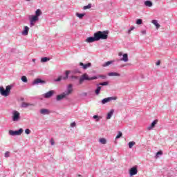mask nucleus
<instances>
[{"label": "nucleus", "instance_id": "obj_1", "mask_svg": "<svg viewBox=\"0 0 177 177\" xmlns=\"http://www.w3.org/2000/svg\"><path fill=\"white\" fill-rule=\"evenodd\" d=\"M73 93V84H68L67 86L66 91H65L64 93L57 95L56 100L57 102H60V100H63V99H66L67 96L69 95H71Z\"/></svg>", "mask_w": 177, "mask_h": 177}, {"label": "nucleus", "instance_id": "obj_2", "mask_svg": "<svg viewBox=\"0 0 177 177\" xmlns=\"http://www.w3.org/2000/svg\"><path fill=\"white\" fill-rule=\"evenodd\" d=\"M97 41H100V39H107L109 38V30L97 31L95 32Z\"/></svg>", "mask_w": 177, "mask_h": 177}, {"label": "nucleus", "instance_id": "obj_3", "mask_svg": "<svg viewBox=\"0 0 177 177\" xmlns=\"http://www.w3.org/2000/svg\"><path fill=\"white\" fill-rule=\"evenodd\" d=\"M93 80H97V76H93L89 77L88 74L84 73L82 75V77L79 80V84L81 85L84 81H93Z\"/></svg>", "mask_w": 177, "mask_h": 177}, {"label": "nucleus", "instance_id": "obj_4", "mask_svg": "<svg viewBox=\"0 0 177 177\" xmlns=\"http://www.w3.org/2000/svg\"><path fill=\"white\" fill-rule=\"evenodd\" d=\"M13 88L12 85H8L6 87V89L3 87H0V95L2 96H9L10 93V90Z\"/></svg>", "mask_w": 177, "mask_h": 177}, {"label": "nucleus", "instance_id": "obj_5", "mask_svg": "<svg viewBox=\"0 0 177 177\" xmlns=\"http://www.w3.org/2000/svg\"><path fill=\"white\" fill-rule=\"evenodd\" d=\"M24 131V130H23L22 128L18 129V130H9L8 133L9 135H10V136H20V135H21V133H23V132Z\"/></svg>", "mask_w": 177, "mask_h": 177}, {"label": "nucleus", "instance_id": "obj_6", "mask_svg": "<svg viewBox=\"0 0 177 177\" xmlns=\"http://www.w3.org/2000/svg\"><path fill=\"white\" fill-rule=\"evenodd\" d=\"M12 120L14 121V122H17L20 120V113L17 111H13L12 113Z\"/></svg>", "mask_w": 177, "mask_h": 177}, {"label": "nucleus", "instance_id": "obj_7", "mask_svg": "<svg viewBox=\"0 0 177 177\" xmlns=\"http://www.w3.org/2000/svg\"><path fill=\"white\" fill-rule=\"evenodd\" d=\"M45 84H46V81L37 78L32 82V85H45Z\"/></svg>", "mask_w": 177, "mask_h": 177}, {"label": "nucleus", "instance_id": "obj_8", "mask_svg": "<svg viewBox=\"0 0 177 177\" xmlns=\"http://www.w3.org/2000/svg\"><path fill=\"white\" fill-rule=\"evenodd\" d=\"M39 20V17H36V15H32L30 18V27H34L35 26V22Z\"/></svg>", "mask_w": 177, "mask_h": 177}, {"label": "nucleus", "instance_id": "obj_9", "mask_svg": "<svg viewBox=\"0 0 177 177\" xmlns=\"http://www.w3.org/2000/svg\"><path fill=\"white\" fill-rule=\"evenodd\" d=\"M53 95H55V91L51 90V91H49L48 92L43 94V97L45 99H49V98L52 97L53 96Z\"/></svg>", "mask_w": 177, "mask_h": 177}, {"label": "nucleus", "instance_id": "obj_10", "mask_svg": "<svg viewBox=\"0 0 177 177\" xmlns=\"http://www.w3.org/2000/svg\"><path fill=\"white\" fill-rule=\"evenodd\" d=\"M96 41H97V39H96V35H95V33L93 37H88L85 40L87 44H92V42H96Z\"/></svg>", "mask_w": 177, "mask_h": 177}, {"label": "nucleus", "instance_id": "obj_11", "mask_svg": "<svg viewBox=\"0 0 177 177\" xmlns=\"http://www.w3.org/2000/svg\"><path fill=\"white\" fill-rule=\"evenodd\" d=\"M137 174H138V167L137 166H134L129 169L130 176H133V175H136Z\"/></svg>", "mask_w": 177, "mask_h": 177}, {"label": "nucleus", "instance_id": "obj_12", "mask_svg": "<svg viewBox=\"0 0 177 177\" xmlns=\"http://www.w3.org/2000/svg\"><path fill=\"white\" fill-rule=\"evenodd\" d=\"M79 65L82 67L83 70H86V68H89V67H92V64L91 62H88L87 64L80 62Z\"/></svg>", "mask_w": 177, "mask_h": 177}, {"label": "nucleus", "instance_id": "obj_13", "mask_svg": "<svg viewBox=\"0 0 177 177\" xmlns=\"http://www.w3.org/2000/svg\"><path fill=\"white\" fill-rule=\"evenodd\" d=\"M157 122H158V120H153L151 124L147 128V129H148V131H151V129L155 128L156 125H157Z\"/></svg>", "mask_w": 177, "mask_h": 177}, {"label": "nucleus", "instance_id": "obj_14", "mask_svg": "<svg viewBox=\"0 0 177 177\" xmlns=\"http://www.w3.org/2000/svg\"><path fill=\"white\" fill-rule=\"evenodd\" d=\"M50 111L48 109H42L40 110V113L43 114L44 115H46L48 114H50Z\"/></svg>", "mask_w": 177, "mask_h": 177}, {"label": "nucleus", "instance_id": "obj_15", "mask_svg": "<svg viewBox=\"0 0 177 177\" xmlns=\"http://www.w3.org/2000/svg\"><path fill=\"white\" fill-rule=\"evenodd\" d=\"M28 31H30V28H28V26H24V29L22 31V35H28Z\"/></svg>", "mask_w": 177, "mask_h": 177}, {"label": "nucleus", "instance_id": "obj_16", "mask_svg": "<svg viewBox=\"0 0 177 177\" xmlns=\"http://www.w3.org/2000/svg\"><path fill=\"white\" fill-rule=\"evenodd\" d=\"M111 100V97H109L102 100L101 103L102 104H106V103H109Z\"/></svg>", "mask_w": 177, "mask_h": 177}, {"label": "nucleus", "instance_id": "obj_17", "mask_svg": "<svg viewBox=\"0 0 177 177\" xmlns=\"http://www.w3.org/2000/svg\"><path fill=\"white\" fill-rule=\"evenodd\" d=\"M145 6H147L148 8H151L153 6V2L150 0L145 1L144 3Z\"/></svg>", "mask_w": 177, "mask_h": 177}, {"label": "nucleus", "instance_id": "obj_18", "mask_svg": "<svg viewBox=\"0 0 177 177\" xmlns=\"http://www.w3.org/2000/svg\"><path fill=\"white\" fill-rule=\"evenodd\" d=\"M122 56L123 57H122V59H120V60L122 62H124V63H127V62H128V60H129V59H128V54L127 53H124V54H123Z\"/></svg>", "mask_w": 177, "mask_h": 177}, {"label": "nucleus", "instance_id": "obj_19", "mask_svg": "<svg viewBox=\"0 0 177 177\" xmlns=\"http://www.w3.org/2000/svg\"><path fill=\"white\" fill-rule=\"evenodd\" d=\"M29 106H33L32 104H30V103H26L25 102H23L21 107H22L23 109H27V107H28Z\"/></svg>", "mask_w": 177, "mask_h": 177}, {"label": "nucleus", "instance_id": "obj_20", "mask_svg": "<svg viewBox=\"0 0 177 177\" xmlns=\"http://www.w3.org/2000/svg\"><path fill=\"white\" fill-rule=\"evenodd\" d=\"M151 23H152V24H154V26L156 27L157 30H158V28H160V27H161L160 24H158L157 20H156V19L152 20Z\"/></svg>", "mask_w": 177, "mask_h": 177}, {"label": "nucleus", "instance_id": "obj_21", "mask_svg": "<svg viewBox=\"0 0 177 177\" xmlns=\"http://www.w3.org/2000/svg\"><path fill=\"white\" fill-rule=\"evenodd\" d=\"M50 60V58L48 57H44L41 59V63H46V62H49Z\"/></svg>", "mask_w": 177, "mask_h": 177}, {"label": "nucleus", "instance_id": "obj_22", "mask_svg": "<svg viewBox=\"0 0 177 177\" xmlns=\"http://www.w3.org/2000/svg\"><path fill=\"white\" fill-rule=\"evenodd\" d=\"M111 77H117V78H120V77H121V74L116 72H111Z\"/></svg>", "mask_w": 177, "mask_h": 177}, {"label": "nucleus", "instance_id": "obj_23", "mask_svg": "<svg viewBox=\"0 0 177 177\" xmlns=\"http://www.w3.org/2000/svg\"><path fill=\"white\" fill-rule=\"evenodd\" d=\"M99 142L101 145H106V143H107V140L104 138H102L99 139Z\"/></svg>", "mask_w": 177, "mask_h": 177}, {"label": "nucleus", "instance_id": "obj_24", "mask_svg": "<svg viewBox=\"0 0 177 177\" xmlns=\"http://www.w3.org/2000/svg\"><path fill=\"white\" fill-rule=\"evenodd\" d=\"M100 91H102V86H97V88L95 89V95H99L100 93Z\"/></svg>", "mask_w": 177, "mask_h": 177}, {"label": "nucleus", "instance_id": "obj_25", "mask_svg": "<svg viewBox=\"0 0 177 177\" xmlns=\"http://www.w3.org/2000/svg\"><path fill=\"white\" fill-rule=\"evenodd\" d=\"M70 73H71V71H66V72H65V77H63L62 80H67L68 78V75L70 74Z\"/></svg>", "mask_w": 177, "mask_h": 177}, {"label": "nucleus", "instance_id": "obj_26", "mask_svg": "<svg viewBox=\"0 0 177 177\" xmlns=\"http://www.w3.org/2000/svg\"><path fill=\"white\" fill-rule=\"evenodd\" d=\"M41 15H42V11H41L40 9H37V10L35 11V16H36L37 17H39V16H41Z\"/></svg>", "mask_w": 177, "mask_h": 177}, {"label": "nucleus", "instance_id": "obj_27", "mask_svg": "<svg viewBox=\"0 0 177 177\" xmlns=\"http://www.w3.org/2000/svg\"><path fill=\"white\" fill-rule=\"evenodd\" d=\"M78 76H75V75H72L69 77V79L71 80V81L74 82V81H77V80H78Z\"/></svg>", "mask_w": 177, "mask_h": 177}, {"label": "nucleus", "instance_id": "obj_28", "mask_svg": "<svg viewBox=\"0 0 177 177\" xmlns=\"http://www.w3.org/2000/svg\"><path fill=\"white\" fill-rule=\"evenodd\" d=\"M106 85H109V82L97 84V86H106Z\"/></svg>", "mask_w": 177, "mask_h": 177}, {"label": "nucleus", "instance_id": "obj_29", "mask_svg": "<svg viewBox=\"0 0 177 177\" xmlns=\"http://www.w3.org/2000/svg\"><path fill=\"white\" fill-rule=\"evenodd\" d=\"M136 145V142H135L134 141H131L129 142V149H132L133 147V146H135Z\"/></svg>", "mask_w": 177, "mask_h": 177}, {"label": "nucleus", "instance_id": "obj_30", "mask_svg": "<svg viewBox=\"0 0 177 177\" xmlns=\"http://www.w3.org/2000/svg\"><path fill=\"white\" fill-rule=\"evenodd\" d=\"M21 81H22V82H25V83L28 82V80L27 79V77H26V76H22L21 77Z\"/></svg>", "mask_w": 177, "mask_h": 177}, {"label": "nucleus", "instance_id": "obj_31", "mask_svg": "<svg viewBox=\"0 0 177 177\" xmlns=\"http://www.w3.org/2000/svg\"><path fill=\"white\" fill-rule=\"evenodd\" d=\"M76 16L77 17H79V19H82V17H84V16H85V13H76Z\"/></svg>", "mask_w": 177, "mask_h": 177}, {"label": "nucleus", "instance_id": "obj_32", "mask_svg": "<svg viewBox=\"0 0 177 177\" xmlns=\"http://www.w3.org/2000/svg\"><path fill=\"white\" fill-rule=\"evenodd\" d=\"M91 8H92V4L88 3L87 6H84L83 7V9H84V10H86V9H91Z\"/></svg>", "mask_w": 177, "mask_h": 177}, {"label": "nucleus", "instance_id": "obj_33", "mask_svg": "<svg viewBox=\"0 0 177 177\" xmlns=\"http://www.w3.org/2000/svg\"><path fill=\"white\" fill-rule=\"evenodd\" d=\"M63 80V76H59L58 78L54 80V82H60Z\"/></svg>", "mask_w": 177, "mask_h": 177}, {"label": "nucleus", "instance_id": "obj_34", "mask_svg": "<svg viewBox=\"0 0 177 177\" xmlns=\"http://www.w3.org/2000/svg\"><path fill=\"white\" fill-rule=\"evenodd\" d=\"M110 64H111V61H108L107 62H105L102 66L103 67H107V66H110Z\"/></svg>", "mask_w": 177, "mask_h": 177}, {"label": "nucleus", "instance_id": "obj_35", "mask_svg": "<svg viewBox=\"0 0 177 177\" xmlns=\"http://www.w3.org/2000/svg\"><path fill=\"white\" fill-rule=\"evenodd\" d=\"M121 137H122V132L118 131V134L116 136L115 139H120Z\"/></svg>", "mask_w": 177, "mask_h": 177}, {"label": "nucleus", "instance_id": "obj_36", "mask_svg": "<svg viewBox=\"0 0 177 177\" xmlns=\"http://www.w3.org/2000/svg\"><path fill=\"white\" fill-rule=\"evenodd\" d=\"M158 156H162V151H159L156 153V158H158Z\"/></svg>", "mask_w": 177, "mask_h": 177}, {"label": "nucleus", "instance_id": "obj_37", "mask_svg": "<svg viewBox=\"0 0 177 177\" xmlns=\"http://www.w3.org/2000/svg\"><path fill=\"white\" fill-rule=\"evenodd\" d=\"M142 23H143V20H142V19H138L136 20V24L140 25Z\"/></svg>", "mask_w": 177, "mask_h": 177}, {"label": "nucleus", "instance_id": "obj_38", "mask_svg": "<svg viewBox=\"0 0 177 177\" xmlns=\"http://www.w3.org/2000/svg\"><path fill=\"white\" fill-rule=\"evenodd\" d=\"M110 118H111V111H110L106 115V120H110Z\"/></svg>", "mask_w": 177, "mask_h": 177}, {"label": "nucleus", "instance_id": "obj_39", "mask_svg": "<svg viewBox=\"0 0 177 177\" xmlns=\"http://www.w3.org/2000/svg\"><path fill=\"white\" fill-rule=\"evenodd\" d=\"M10 151H6L5 153H4V157H6V158H8V157H10Z\"/></svg>", "mask_w": 177, "mask_h": 177}, {"label": "nucleus", "instance_id": "obj_40", "mask_svg": "<svg viewBox=\"0 0 177 177\" xmlns=\"http://www.w3.org/2000/svg\"><path fill=\"white\" fill-rule=\"evenodd\" d=\"M25 133H26V135H30V133H31V130H30L29 129H26L25 130Z\"/></svg>", "mask_w": 177, "mask_h": 177}, {"label": "nucleus", "instance_id": "obj_41", "mask_svg": "<svg viewBox=\"0 0 177 177\" xmlns=\"http://www.w3.org/2000/svg\"><path fill=\"white\" fill-rule=\"evenodd\" d=\"M50 143L51 146H55V140L53 138H51L50 140Z\"/></svg>", "mask_w": 177, "mask_h": 177}, {"label": "nucleus", "instance_id": "obj_42", "mask_svg": "<svg viewBox=\"0 0 177 177\" xmlns=\"http://www.w3.org/2000/svg\"><path fill=\"white\" fill-rule=\"evenodd\" d=\"M93 118L94 120H96V121H99V120H100L99 115H93Z\"/></svg>", "mask_w": 177, "mask_h": 177}, {"label": "nucleus", "instance_id": "obj_43", "mask_svg": "<svg viewBox=\"0 0 177 177\" xmlns=\"http://www.w3.org/2000/svg\"><path fill=\"white\" fill-rule=\"evenodd\" d=\"M135 30V26H132L130 29L128 30V33L131 34V31H133Z\"/></svg>", "mask_w": 177, "mask_h": 177}, {"label": "nucleus", "instance_id": "obj_44", "mask_svg": "<svg viewBox=\"0 0 177 177\" xmlns=\"http://www.w3.org/2000/svg\"><path fill=\"white\" fill-rule=\"evenodd\" d=\"M75 125H77V124L75 123V122H73L71 124V128H74V127H75Z\"/></svg>", "mask_w": 177, "mask_h": 177}, {"label": "nucleus", "instance_id": "obj_45", "mask_svg": "<svg viewBox=\"0 0 177 177\" xmlns=\"http://www.w3.org/2000/svg\"><path fill=\"white\" fill-rule=\"evenodd\" d=\"M118 97L117 96L111 97V100H117Z\"/></svg>", "mask_w": 177, "mask_h": 177}, {"label": "nucleus", "instance_id": "obj_46", "mask_svg": "<svg viewBox=\"0 0 177 177\" xmlns=\"http://www.w3.org/2000/svg\"><path fill=\"white\" fill-rule=\"evenodd\" d=\"M156 64V66H160L161 64V61L158 60Z\"/></svg>", "mask_w": 177, "mask_h": 177}, {"label": "nucleus", "instance_id": "obj_47", "mask_svg": "<svg viewBox=\"0 0 177 177\" xmlns=\"http://www.w3.org/2000/svg\"><path fill=\"white\" fill-rule=\"evenodd\" d=\"M99 78H102L103 80H104L106 78L105 75H101L99 76Z\"/></svg>", "mask_w": 177, "mask_h": 177}, {"label": "nucleus", "instance_id": "obj_48", "mask_svg": "<svg viewBox=\"0 0 177 177\" xmlns=\"http://www.w3.org/2000/svg\"><path fill=\"white\" fill-rule=\"evenodd\" d=\"M141 33L142 34V35H146V30H142Z\"/></svg>", "mask_w": 177, "mask_h": 177}, {"label": "nucleus", "instance_id": "obj_49", "mask_svg": "<svg viewBox=\"0 0 177 177\" xmlns=\"http://www.w3.org/2000/svg\"><path fill=\"white\" fill-rule=\"evenodd\" d=\"M75 73H81V71H80V69H75Z\"/></svg>", "mask_w": 177, "mask_h": 177}, {"label": "nucleus", "instance_id": "obj_50", "mask_svg": "<svg viewBox=\"0 0 177 177\" xmlns=\"http://www.w3.org/2000/svg\"><path fill=\"white\" fill-rule=\"evenodd\" d=\"M123 55H124V54L122 53V52H120L118 53V56H123Z\"/></svg>", "mask_w": 177, "mask_h": 177}, {"label": "nucleus", "instance_id": "obj_51", "mask_svg": "<svg viewBox=\"0 0 177 177\" xmlns=\"http://www.w3.org/2000/svg\"><path fill=\"white\" fill-rule=\"evenodd\" d=\"M82 96H88V93H83Z\"/></svg>", "mask_w": 177, "mask_h": 177}, {"label": "nucleus", "instance_id": "obj_52", "mask_svg": "<svg viewBox=\"0 0 177 177\" xmlns=\"http://www.w3.org/2000/svg\"><path fill=\"white\" fill-rule=\"evenodd\" d=\"M113 114H114V109H111V115H113Z\"/></svg>", "mask_w": 177, "mask_h": 177}, {"label": "nucleus", "instance_id": "obj_53", "mask_svg": "<svg viewBox=\"0 0 177 177\" xmlns=\"http://www.w3.org/2000/svg\"><path fill=\"white\" fill-rule=\"evenodd\" d=\"M108 75H109V77H111V72L109 73H108Z\"/></svg>", "mask_w": 177, "mask_h": 177}, {"label": "nucleus", "instance_id": "obj_54", "mask_svg": "<svg viewBox=\"0 0 177 177\" xmlns=\"http://www.w3.org/2000/svg\"><path fill=\"white\" fill-rule=\"evenodd\" d=\"M21 100L22 101V102H24V98H21Z\"/></svg>", "mask_w": 177, "mask_h": 177}, {"label": "nucleus", "instance_id": "obj_55", "mask_svg": "<svg viewBox=\"0 0 177 177\" xmlns=\"http://www.w3.org/2000/svg\"><path fill=\"white\" fill-rule=\"evenodd\" d=\"M32 62H35V59H32Z\"/></svg>", "mask_w": 177, "mask_h": 177}, {"label": "nucleus", "instance_id": "obj_56", "mask_svg": "<svg viewBox=\"0 0 177 177\" xmlns=\"http://www.w3.org/2000/svg\"><path fill=\"white\" fill-rule=\"evenodd\" d=\"M27 1V2H30V1H31V0H26Z\"/></svg>", "mask_w": 177, "mask_h": 177}, {"label": "nucleus", "instance_id": "obj_57", "mask_svg": "<svg viewBox=\"0 0 177 177\" xmlns=\"http://www.w3.org/2000/svg\"><path fill=\"white\" fill-rule=\"evenodd\" d=\"M112 80H115V78H114V77H112Z\"/></svg>", "mask_w": 177, "mask_h": 177}]
</instances>
